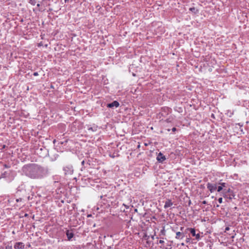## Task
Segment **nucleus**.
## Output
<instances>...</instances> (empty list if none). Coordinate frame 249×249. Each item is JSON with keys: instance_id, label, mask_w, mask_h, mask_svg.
Returning a JSON list of instances; mask_svg holds the SVG:
<instances>
[{"instance_id": "cd10ccee", "label": "nucleus", "mask_w": 249, "mask_h": 249, "mask_svg": "<svg viewBox=\"0 0 249 249\" xmlns=\"http://www.w3.org/2000/svg\"><path fill=\"white\" fill-rule=\"evenodd\" d=\"M229 230H230V227H227L225 228V232H226L227 231H229Z\"/></svg>"}, {"instance_id": "393cba45", "label": "nucleus", "mask_w": 249, "mask_h": 249, "mask_svg": "<svg viewBox=\"0 0 249 249\" xmlns=\"http://www.w3.org/2000/svg\"><path fill=\"white\" fill-rule=\"evenodd\" d=\"M164 243V241L163 240H160L159 241V244H163Z\"/></svg>"}, {"instance_id": "4468645a", "label": "nucleus", "mask_w": 249, "mask_h": 249, "mask_svg": "<svg viewBox=\"0 0 249 249\" xmlns=\"http://www.w3.org/2000/svg\"><path fill=\"white\" fill-rule=\"evenodd\" d=\"M175 119V116L174 115H171L168 118H167L165 122L168 123H172Z\"/></svg>"}, {"instance_id": "9b49d317", "label": "nucleus", "mask_w": 249, "mask_h": 249, "mask_svg": "<svg viewBox=\"0 0 249 249\" xmlns=\"http://www.w3.org/2000/svg\"><path fill=\"white\" fill-rule=\"evenodd\" d=\"M173 203L172 202V200L170 199H168L166 200V201L165 202L164 208L167 209L169 207H170L173 205Z\"/></svg>"}, {"instance_id": "c9c22d12", "label": "nucleus", "mask_w": 249, "mask_h": 249, "mask_svg": "<svg viewBox=\"0 0 249 249\" xmlns=\"http://www.w3.org/2000/svg\"><path fill=\"white\" fill-rule=\"evenodd\" d=\"M110 156L112 158H114L115 157V155H112V156L110 155Z\"/></svg>"}, {"instance_id": "4c0bfd02", "label": "nucleus", "mask_w": 249, "mask_h": 249, "mask_svg": "<svg viewBox=\"0 0 249 249\" xmlns=\"http://www.w3.org/2000/svg\"><path fill=\"white\" fill-rule=\"evenodd\" d=\"M40 4H39V3H37V7H39V6H40Z\"/></svg>"}, {"instance_id": "79ce46f5", "label": "nucleus", "mask_w": 249, "mask_h": 249, "mask_svg": "<svg viewBox=\"0 0 249 249\" xmlns=\"http://www.w3.org/2000/svg\"><path fill=\"white\" fill-rule=\"evenodd\" d=\"M91 215H89L88 216L89 217H90Z\"/></svg>"}, {"instance_id": "dca6fc26", "label": "nucleus", "mask_w": 249, "mask_h": 249, "mask_svg": "<svg viewBox=\"0 0 249 249\" xmlns=\"http://www.w3.org/2000/svg\"><path fill=\"white\" fill-rule=\"evenodd\" d=\"M58 156V155L57 154L54 155L53 156L51 157V158H51V160L52 161L55 160L57 159Z\"/></svg>"}, {"instance_id": "1a4fd4ad", "label": "nucleus", "mask_w": 249, "mask_h": 249, "mask_svg": "<svg viewBox=\"0 0 249 249\" xmlns=\"http://www.w3.org/2000/svg\"><path fill=\"white\" fill-rule=\"evenodd\" d=\"M25 245L22 242H17L14 245L15 249H23L24 248Z\"/></svg>"}, {"instance_id": "a19ab883", "label": "nucleus", "mask_w": 249, "mask_h": 249, "mask_svg": "<svg viewBox=\"0 0 249 249\" xmlns=\"http://www.w3.org/2000/svg\"><path fill=\"white\" fill-rule=\"evenodd\" d=\"M124 205L125 206V207H126L127 208H128V207L126 206V205H124Z\"/></svg>"}, {"instance_id": "58836bf2", "label": "nucleus", "mask_w": 249, "mask_h": 249, "mask_svg": "<svg viewBox=\"0 0 249 249\" xmlns=\"http://www.w3.org/2000/svg\"><path fill=\"white\" fill-rule=\"evenodd\" d=\"M181 246H184V245H185V244H184L183 243H182L181 244Z\"/></svg>"}, {"instance_id": "473e14b6", "label": "nucleus", "mask_w": 249, "mask_h": 249, "mask_svg": "<svg viewBox=\"0 0 249 249\" xmlns=\"http://www.w3.org/2000/svg\"><path fill=\"white\" fill-rule=\"evenodd\" d=\"M5 147H6V145H3L2 149H4V148H5Z\"/></svg>"}, {"instance_id": "6e6552de", "label": "nucleus", "mask_w": 249, "mask_h": 249, "mask_svg": "<svg viewBox=\"0 0 249 249\" xmlns=\"http://www.w3.org/2000/svg\"><path fill=\"white\" fill-rule=\"evenodd\" d=\"M120 104L117 101H114L113 102L111 103H108L107 105V107L108 108H113L114 107H119Z\"/></svg>"}, {"instance_id": "412c9836", "label": "nucleus", "mask_w": 249, "mask_h": 249, "mask_svg": "<svg viewBox=\"0 0 249 249\" xmlns=\"http://www.w3.org/2000/svg\"><path fill=\"white\" fill-rule=\"evenodd\" d=\"M5 249H12V245H7L5 247Z\"/></svg>"}, {"instance_id": "5701e85b", "label": "nucleus", "mask_w": 249, "mask_h": 249, "mask_svg": "<svg viewBox=\"0 0 249 249\" xmlns=\"http://www.w3.org/2000/svg\"><path fill=\"white\" fill-rule=\"evenodd\" d=\"M23 200V199L21 198H17L16 199V202H21Z\"/></svg>"}, {"instance_id": "b1692460", "label": "nucleus", "mask_w": 249, "mask_h": 249, "mask_svg": "<svg viewBox=\"0 0 249 249\" xmlns=\"http://www.w3.org/2000/svg\"><path fill=\"white\" fill-rule=\"evenodd\" d=\"M190 238H187L186 239V243H189L190 242Z\"/></svg>"}, {"instance_id": "0eeeda50", "label": "nucleus", "mask_w": 249, "mask_h": 249, "mask_svg": "<svg viewBox=\"0 0 249 249\" xmlns=\"http://www.w3.org/2000/svg\"><path fill=\"white\" fill-rule=\"evenodd\" d=\"M188 230H189L193 236L196 237V240H199L200 239V234L199 233L196 234V230L194 228H188Z\"/></svg>"}, {"instance_id": "f704fd0d", "label": "nucleus", "mask_w": 249, "mask_h": 249, "mask_svg": "<svg viewBox=\"0 0 249 249\" xmlns=\"http://www.w3.org/2000/svg\"><path fill=\"white\" fill-rule=\"evenodd\" d=\"M28 216V214L27 213H25V214H24V216H25V217H27Z\"/></svg>"}, {"instance_id": "2f4dec72", "label": "nucleus", "mask_w": 249, "mask_h": 249, "mask_svg": "<svg viewBox=\"0 0 249 249\" xmlns=\"http://www.w3.org/2000/svg\"><path fill=\"white\" fill-rule=\"evenodd\" d=\"M1 241H2L1 235L0 234V242H1Z\"/></svg>"}, {"instance_id": "a878e982", "label": "nucleus", "mask_w": 249, "mask_h": 249, "mask_svg": "<svg viewBox=\"0 0 249 249\" xmlns=\"http://www.w3.org/2000/svg\"><path fill=\"white\" fill-rule=\"evenodd\" d=\"M3 166H4V167L5 168H10V166H9L8 165H7L6 164H5Z\"/></svg>"}, {"instance_id": "e433bc0d", "label": "nucleus", "mask_w": 249, "mask_h": 249, "mask_svg": "<svg viewBox=\"0 0 249 249\" xmlns=\"http://www.w3.org/2000/svg\"><path fill=\"white\" fill-rule=\"evenodd\" d=\"M104 197H107L109 198V197H107V195H105L104 196Z\"/></svg>"}, {"instance_id": "7c9ffc66", "label": "nucleus", "mask_w": 249, "mask_h": 249, "mask_svg": "<svg viewBox=\"0 0 249 249\" xmlns=\"http://www.w3.org/2000/svg\"><path fill=\"white\" fill-rule=\"evenodd\" d=\"M202 203L203 204H206L207 203V202L205 200H204L202 202Z\"/></svg>"}, {"instance_id": "4be33fe9", "label": "nucleus", "mask_w": 249, "mask_h": 249, "mask_svg": "<svg viewBox=\"0 0 249 249\" xmlns=\"http://www.w3.org/2000/svg\"><path fill=\"white\" fill-rule=\"evenodd\" d=\"M218 201L219 203H222L223 202V198L222 197H219L218 199Z\"/></svg>"}, {"instance_id": "aec40b11", "label": "nucleus", "mask_w": 249, "mask_h": 249, "mask_svg": "<svg viewBox=\"0 0 249 249\" xmlns=\"http://www.w3.org/2000/svg\"><path fill=\"white\" fill-rule=\"evenodd\" d=\"M189 10L192 12L196 13V8L195 7H191L189 9Z\"/></svg>"}, {"instance_id": "c85d7f7f", "label": "nucleus", "mask_w": 249, "mask_h": 249, "mask_svg": "<svg viewBox=\"0 0 249 249\" xmlns=\"http://www.w3.org/2000/svg\"><path fill=\"white\" fill-rule=\"evenodd\" d=\"M177 130V129L176 127H173L172 129V131L173 132H175Z\"/></svg>"}, {"instance_id": "bb28decb", "label": "nucleus", "mask_w": 249, "mask_h": 249, "mask_svg": "<svg viewBox=\"0 0 249 249\" xmlns=\"http://www.w3.org/2000/svg\"><path fill=\"white\" fill-rule=\"evenodd\" d=\"M33 75L35 76H36L38 75V73L37 72H34Z\"/></svg>"}, {"instance_id": "423d86ee", "label": "nucleus", "mask_w": 249, "mask_h": 249, "mask_svg": "<svg viewBox=\"0 0 249 249\" xmlns=\"http://www.w3.org/2000/svg\"><path fill=\"white\" fill-rule=\"evenodd\" d=\"M166 159L165 156L161 152H160L157 157V160L160 163H162Z\"/></svg>"}, {"instance_id": "2eb2a0df", "label": "nucleus", "mask_w": 249, "mask_h": 249, "mask_svg": "<svg viewBox=\"0 0 249 249\" xmlns=\"http://www.w3.org/2000/svg\"><path fill=\"white\" fill-rule=\"evenodd\" d=\"M218 185H220V186L222 187V188L224 189H226L228 186V184L225 182H221V180H220V181L218 183Z\"/></svg>"}, {"instance_id": "39448f33", "label": "nucleus", "mask_w": 249, "mask_h": 249, "mask_svg": "<svg viewBox=\"0 0 249 249\" xmlns=\"http://www.w3.org/2000/svg\"><path fill=\"white\" fill-rule=\"evenodd\" d=\"M206 185L207 189L210 191V192L211 193L214 192L216 190V184H213L208 182Z\"/></svg>"}, {"instance_id": "f8f14e48", "label": "nucleus", "mask_w": 249, "mask_h": 249, "mask_svg": "<svg viewBox=\"0 0 249 249\" xmlns=\"http://www.w3.org/2000/svg\"><path fill=\"white\" fill-rule=\"evenodd\" d=\"M176 238L178 239H182L185 236V234L180 231L176 232Z\"/></svg>"}, {"instance_id": "6ab92c4d", "label": "nucleus", "mask_w": 249, "mask_h": 249, "mask_svg": "<svg viewBox=\"0 0 249 249\" xmlns=\"http://www.w3.org/2000/svg\"><path fill=\"white\" fill-rule=\"evenodd\" d=\"M29 2L32 5H35L36 4V0H29Z\"/></svg>"}, {"instance_id": "f3484780", "label": "nucleus", "mask_w": 249, "mask_h": 249, "mask_svg": "<svg viewBox=\"0 0 249 249\" xmlns=\"http://www.w3.org/2000/svg\"><path fill=\"white\" fill-rule=\"evenodd\" d=\"M217 191L218 192H223V190H224V188H222V187L220 186V185H219L217 188Z\"/></svg>"}, {"instance_id": "ea45409f", "label": "nucleus", "mask_w": 249, "mask_h": 249, "mask_svg": "<svg viewBox=\"0 0 249 249\" xmlns=\"http://www.w3.org/2000/svg\"><path fill=\"white\" fill-rule=\"evenodd\" d=\"M183 228H184L183 227H181V228H180V230H181V231H182V230L183 229Z\"/></svg>"}, {"instance_id": "f03ea898", "label": "nucleus", "mask_w": 249, "mask_h": 249, "mask_svg": "<svg viewBox=\"0 0 249 249\" xmlns=\"http://www.w3.org/2000/svg\"><path fill=\"white\" fill-rule=\"evenodd\" d=\"M221 193L224 198L230 200L234 198L235 196L233 191L230 188H228V189H224Z\"/></svg>"}, {"instance_id": "a211bd4d", "label": "nucleus", "mask_w": 249, "mask_h": 249, "mask_svg": "<svg viewBox=\"0 0 249 249\" xmlns=\"http://www.w3.org/2000/svg\"><path fill=\"white\" fill-rule=\"evenodd\" d=\"M174 110L176 111H177L178 112H182V109L181 107H176L174 108Z\"/></svg>"}, {"instance_id": "9d476101", "label": "nucleus", "mask_w": 249, "mask_h": 249, "mask_svg": "<svg viewBox=\"0 0 249 249\" xmlns=\"http://www.w3.org/2000/svg\"><path fill=\"white\" fill-rule=\"evenodd\" d=\"M66 234L67 235V237L68 238V240L69 241L71 240V239L74 236V234L72 232L70 231L69 230H67L66 231Z\"/></svg>"}, {"instance_id": "c756f323", "label": "nucleus", "mask_w": 249, "mask_h": 249, "mask_svg": "<svg viewBox=\"0 0 249 249\" xmlns=\"http://www.w3.org/2000/svg\"><path fill=\"white\" fill-rule=\"evenodd\" d=\"M84 164H85V160H83L82 162H81V164L82 165V166H84Z\"/></svg>"}, {"instance_id": "7ed1b4c3", "label": "nucleus", "mask_w": 249, "mask_h": 249, "mask_svg": "<svg viewBox=\"0 0 249 249\" xmlns=\"http://www.w3.org/2000/svg\"><path fill=\"white\" fill-rule=\"evenodd\" d=\"M63 170L65 175H71L73 173V168L71 165L69 164L64 166Z\"/></svg>"}, {"instance_id": "f257e3e1", "label": "nucleus", "mask_w": 249, "mask_h": 249, "mask_svg": "<svg viewBox=\"0 0 249 249\" xmlns=\"http://www.w3.org/2000/svg\"><path fill=\"white\" fill-rule=\"evenodd\" d=\"M22 170L26 176L32 179H42L50 174V171L47 167L36 163L25 165Z\"/></svg>"}, {"instance_id": "20e7f679", "label": "nucleus", "mask_w": 249, "mask_h": 249, "mask_svg": "<svg viewBox=\"0 0 249 249\" xmlns=\"http://www.w3.org/2000/svg\"><path fill=\"white\" fill-rule=\"evenodd\" d=\"M172 112V109L167 107H164L161 108L160 114L163 117H166L169 114H170Z\"/></svg>"}, {"instance_id": "ddd939ff", "label": "nucleus", "mask_w": 249, "mask_h": 249, "mask_svg": "<svg viewBox=\"0 0 249 249\" xmlns=\"http://www.w3.org/2000/svg\"><path fill=\"white\" fill-rule=\"evenodd\" d=\"M98 129V126L93 124L92 126H88V130L89 131H91L92 132H96Z\"/></svg>"}, {"instance_id": "72a5a7b5", "label": "nucleus", "mask_w": 249, "mask_h": 249, "mask_svg": "<svg viewBox=\"0 0 249 249\" xmlns=\"http://www.w3.org/2000/svg\"><path fill=\"white\" fill-rule=\"evenodd\" d=\"M161 232L163 233L164 232V230L163 229L161 231Z\"/></svg>"}]
</instances>
